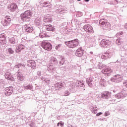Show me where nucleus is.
I'll return each instance as SVG.
<instances>
[{"instance_id":"obj_28","label":"nucleus","mask_w":127,"mask_h":127,"mask_svg":"<svg viewBox=\"0 0 127 127\" xmlns=\"http://www.w3.org/2000/svg\"><path fill=\"white\" fill-rule=\"evenodd\" d=\"M100 85L102 87H106L107 86V81L105 79H101L100 80Z\"/></svg>"},{"instance_id":"obj_4","label":"nucleus","mask_w":127,"mask_h":127,"mask_svg":"<svg viewBox=\"0 0 127 127\" xmlns=\"http://www.w3.org/2000/svg\"><path fill=\"white\" fill-rule=\"evenodd\" d=\"M11 20L10 19V16H6L3 18V20L1 21V23L4 26H8L10 24V22Z\"/></svg>"},{"instance_id":"obj_31","label":"nucleus","mask_w":127,"mask_h":127,"mask_svg":"<svg viewBox=\"0 0 127 127\" xmlns=\"http://www.w3.org/2000/svg\"><path fill=\"white\" fill-rule=\"evenodd\" d=\"M24 89H25L26 90H32V89H33V87L32 86V85H31V84H29L28 85H24Z\"/></svg>"},{"instance_id":"obj_14","label":"nucleus","mask_w":127,"mask_h":127,"mask_svg":"<svg viewBox=\"0 0 127 127\" xmlns=\"http://www.w3.org/2000/svg\"><path fill=\"white\" fill-rule=\"evenodd\" d=\"M6 38L5 34H1L0 35V43H1V44H5L6 43Z\"/></svg>"},{"instance_id":"obj_12","label":"nucleus","mask_w":127,"mask_h":127,"mask_svg":"<svg viewBox=\"0 0 127 127\" xmlns=\"http://www.w3.org/2000/svg\"><path fill=\"white\" fill-rule=\"evenodd\" d=\"M127 92L126 91H123L115 95V98H117V99H124V98H125V97H127Z\"/></svg>"},{"instance_id":"obj_2","label":"nucleus","mask_w":127,"mask_h":127,"mask_svg":"<svg viewBox=\"0 0 127 127\" xmlns=\"http://www.w3.org/2000/svg\"><path fill=\"white\" fill-rule=\"evenodd\" d=\"M32 15L31 11L28 10L25 11L23 14H21V19L23 20V21H28V19H30Z\"/></svg>"},{"instance_id":"obj_25","label":"nucleus","mask_w":127,"mask_h":127,"mask_svg":"<svg viewBox=\"0 0 127 127\" xmlns=\"http://www.w3.org/2000/svg\"><path fill=\"white\" fill-rule=\"evenodd\" d=\"M56 70V68L54 67L53 65L49 64L48 65V71L49 72H53V73H54Z\"/></svg>"},{"instance_id":"obj_53","label":"nucleus","mask_w":127,"mask_h":127,"mask_svg":"<svg viewBox=\"0 0 127 127\" xmlns=\"http://www.w3.org/2000/svg\"><path fill=\"white\" fill-rule=\"evenodd\" d=\"M46 79H47V78H45V76H43V77H42V80L43 81H46Z\"/></svg>"},{"instance_id":"obj_50","label":"nucleus","mask_w":127,"mask_h":127,"mask_svg":"<svg viewBox=\"0 0 127 127\" xmlns=\"http://www.w3.org/2000/svg\"><path fill=\"white\" fill-rule=\"evenodd\" d=\"M101 115H103V113L99 112L96 114L97 117H99V116H101Z\"/></svg>"},{"instance_id":"obj_3","label":"nucleus","mask_w":127,"mask_h":127,"mask_svg":"<svg viewBox=\"0 0 127 127\" xmlns=\"http://www.w3.org/2000/svg\"><path fill=\"white\" fill-rule=\"evenodd\" d=\"M42 47L44 49L48 50V51H50V50L52 49V45L47 41H43L42 43Z\"/></svg>"},{"instance_id":"obj_30","label":"nucleus","mask_w":127,"mask_h":127,"mask_svg":"<svg viewBox=\"0 0 127 127\" xmlns=\"http://www.w3.org/2000/svg\"><path fill=\"white\" fill-rule=\"evenodd\" d=\"M17 77L18 80H19V81H23V79H24V76H23V74H22V73H19V72L17 75Z\"/></svg>"},{"instance_id":"obj_36","label":"nucleus","mask_w":127,"mask_h":127,"mask_svg":"<svg viewBox=\"0 0 127 127\" xmlns=\"http://www.w3.org/2000/svg\"><path fill=\"white\" fill-rule=\"evenodd\" d=\"M9 42L12 44H14L15 43V39L14 37L11 38L9 39Z\"/></svg>"},{"instance_id":"obj_62","label":"nucleus","mask_w":127,"mask_h":127,"mask_svg":"<svg viewBox=\"0 0 127 127\" xmlns=\"http://www.w3.org/2000/svg\"><path fill=\"white\" fill-rule=\"evenodd\" d=\"M48 4V3H47V2H44V5H46V4Z\"/></svg>"},{"instance_id":"obj_33","label":"nucleus","mask_w":127,"mask_h":127,"mask_svg":"<svg viewBox=\"0 0 127 127\" xmlns=\"http://www.w3.org/2000/svg\"><path fill=\"white\" fill-rule=\"evenodd\" d=\"M104 67H106V65L104 64L99 63L97 65L98 69H102V68H104Z\"/></svg>"},{"instance_id":"obj_52","label":"nucleus","mask_w":127,"mask_h":127,"mask_svg":"<svg viewBox=\"0 0 127 127\" xmlns=\"http://www.w3.org/2000/svg\"><path fill=\"white\" fill-rule=\"evenodd\" d=\"M108 116H110V113L108 112H105V117H107Z\"/></svg>"},{"instance_id":"obj_49","label":"nucleus","mask_w":127,"mask_h":127,"mask_svg":"<svg viewBox=\"0 0 127 127\" xmlns=\"http://www.w3.org/2000/svg\"><path fill=\"white\" fill-rule=\"evenodd\" d=\"M45 82L47 83V84H49L50 83V80L46 79Z\"/></svg>"},{"instance_id":"obj_60","label":"nucleus","mask_w":127,"mask_h":127,"mask_svg":"<svg viewBox=\"0 0 127 127\" xmlns=\"http://www.w3.org/2000/svg\"><path fill=\"white\" fill-rule=\"evenodd\" d=\"M44 35L45 37H48V35L45 33L44 34Z\"/></svg>"},{"instance_id":"obj_27","label":"nucleus","mask_w":127,"mask_h":127,"mask_svg":"<svg viewBox=\"0 0 127 127\" xmlns=\"http://www.w3.org/2000/svg\"><path fill=\"white\" fill-rule=\"evenodd\" d=\"M59 59L60 60V61L59 62V64L60 65H64L65 63V58L62 56H60Z\"/></svg>"},{"instance_id":"obj_6","label":"nucleus","mask_w":127,"mask_h":127,"mask_svg":"<svg viewBox=\"0 0 127 127\" xmlns=\"http://www.w3.org/2000/svg\"><path fill=\"white\" fill-rule=\"evenodd\" d=\"M116 43L117 45H120V49H127V45H124V41L123 39L119 38L116 40Z\"/></svg>"},{"instance_id":"obj_16","label":"nucleus","mask_w":127,"mask_h":127,"mask_svg":"<svg viewBox=\"0 0 127 127\" xmlns=\"http://www.w3.org/2000/svg\"><path fill=\"white\" fill-rule=\"evenodd\" d=\"M86 83L88 84L89 87H93V84H94V78L89 77L87 78Z\"/></svg>"},{"instance_id":"obj_61","label":"nucleus","mask_w":127,"mask_h":127,"mask_svg":"<svg viewBox=\"0 0 127 127\" xmlns=\"http://www.w3.org/2000/svg\"><path fill=\"white\" fill-rule=\"evenodd\" d=\"M120 35H123V34H124V33H123L122 32H121L119 33Z\"/></svg>"},{"instance_id":"obj_9","label":"nucleus","mask_w":127,"mask_h":127,"mask_svg":"<svg viewBox=\"0 0 127 127\" xmlns=\"http://www.w3.org/2000/svg\"><path fill=\"white\" fill-rule=\"evenodd\" d=\"M83 28L87 33H91V32H93V27H92L90 24L84 25Z\"/></svg>"},{"instance_id":"obj_64","label":"nucleus","mask_w":127,"mask_h":127,"mask_svg":"<svg viewBox=\"0 0 127 127\" xmlns=\"http://www.w3.org/2000/svg\"><path fill=\"white\" fill-rule=\"evenodd\" d=\"M85 1H86V2H88V1H89V0H84Z\"/></svg>"},{"instance_id":"obj_59","label":"nucleus","mask_w":127,"mask_h":127,"mask_svg":"<svg viewBox=\"0 0 127 127\" xmlns=\"http://www.w3.org/2000/svg\"><path fill=\"white\" fill-rule=\"evenodd\" d=\"M121 35H120V33H118L117 34H116V36L117 37L120 36Z\"/></svg>"},{"instance_id":"obj_21","label":"nucleus","mask_w":127,"mask_h":127,"mask_svg":"<svg viewBox=\"0 0 127 127\" xmlns=\"http://www.w3.org/2000/svg\"><path fill=\"white\" fill-rule=\"evenodd\" d=\"M5 78L7 80H9V81H13V77L9 72H6L5 74Z\"/></svg>"},{"instance_id":"obj_1","label":"nucleus","mask_w":127,"mask_h":127,"mask_svg":"<svg viewBox=\"0 0 127 127\" xmlns=\"http://www.w3.org/2000/svg\"><path fill=\"white\" fill-rule=\"evenodd\" d=\"M64 44L69 48H75V47H77L79 45V40L78 39H75L68 42H65Z\"/></svg>"},{"instance_id":"obj_13","label":"nucleus","mask_w":127,"mask_h":127,"mask_svg":"<svg viewBox=\"0 0 127 127\" xmlns=\"http://www.w3.org/2000/svg\"><path fill=\"white\" fill-rule=\"evenodd\" d=\"M43 29L48 31H55V28L51 25H46L44 26Z\"/></svg>"},{"instance_id":"obj_37","label":"nucleus","mask_w":127,"mask_h":127,"mask_svg":"<svg viewBox=\"0 0 127 127\" xmlns=\"http://www.w3.org/2000/svg\"><path fill=\"white\" fill-rule=\"evenodd\" d=\"M119 0H114V1L110 2L109 3L110 4L115 5V4H117L119 3Z\"/></svg>"},{"instance_id":"obj_63","label":"nucleus","mask_w":127,"mask_h":127,"mask_svg":"<svg viewBox=\"0 0 127 127\" xmlns=\"http://www.w3.org/2000/svg\"><path fill=\"white\" fill-rule=\"evenodd\" d=\"M60 126V122L58 123L57 124V127H59Z\"/></svg>"},{"instance_id":"obj_38","label":"nucleus","mask_w":127,"mask_h":127,"mask_svg":"<svg viewBox=\"0 0 127 127\" xmlns=\"http://www.w3.org/2000/svg\"><path fill=\"white\" fill-rule=\"evenodd\" d=\"M70 95V91L69 90H66L64 93V96H69Z\"/></svg>"},{"instance_id":"obj_47","label":"nucleus","mask_w":127,"mask_h":127,"mask_svg":"<svg viewBox=\"0 0 127 127\" xmlns=\"http://www.w3.org/2000/svg\"><path fill=\"white\" fill-rule=\"evenodd\" d=\"M5 58V57L3 55H0V59L3 60V59H4Z\"/></svg>"},{"instance_id":"obj_15","label":"nucleus","mask_w":127,"mask_h":127,"mask_svg":"<svg viewBox=\"0 0 127 127\" xmlns=\"http://www.w3.org/2000/svg\"><path fill=\"white\" fill-rule=\"evenodd\" d=\"M83 52H84V50H82V47H80L76 50L75 55L78 57H82L83 56Z\"/></svg>"},{"instance_id":"obj_10","label":"nucleus","mask_w":127,"mask_h":127,"mask_svg":"<svg viewBox=\"0 0 127 127\" xmlns=\"http://www.w3.org/2000/svg\"><path fill=\"white\" fill-rule=\"evenodd\" d=\"M13 92V88L12 86H10L9 87H6L5 89L4 94L5 96H10Z\"/></svg>"},{"instance_id":"obj_41","label":"nucleus","mask_w":127,"mask_h":127,"mask_svg":"<svg viewBox=\"0 0 127 127\" xmlns=\"http://www.w3.org/2000/svg\"><path fill=\"white\" fill-rule=\"evenodd\" d=\"M20 51H21V50H20L19 46L16 47L15 49V52H16V53H18V52H20Z\"/></svg>"},{"instance_id":"obj_48","label":"nucleus","mask_w":127,"mask_h":127,"mask_svg":"<svg viewBox=\"0 0 127 127\" xmlns=\"http://www.w3.org/2000/svg\"><path fill=\"white\" fill-rule=\"evenodd\" d=\"M123 85H124V86H125V87H126V88H127V81L124 82L123 83Z\"/></svg>"},{"instance_id":"obj_19","label":"nucleus","mask_w":127,"mask_h":127,"mask_svg":"<svg viewBox=\"0 0 127 127\" xmlns=\"http://www.w3.org/2000/svg\"><path fill=\"white\" fill-rule=\"evenodd\" d=\"M50 63H51V64H52L53 65H58V61H57V59H56V58L52 57L50 58Z\"/></svg>"},{"instance_id":"obj_42","label":"nucleus","mask_w":127,"mask_h":127,"mask_svg":"<svg viewBox=\"0 0 127 127\" xmlns=\"http://www.w3.org/2000/svg\"><path fill=\"white\" fill-rule=\"evenodd\" d=\"M19 48H20V50H22V49H24L25 48V47L23 45H19Z\"/></svg>"},{"instance_id":"obj_55","label":"nucleus","mask_w":127,"mask_h":127,"mask_svg":"<svg viewBox=\"0 0 127 127\" xmlns=\"http://www.w3.org/2000/svg\"><path fill=\"white\" fill-rule=\"evenodd\" d=\"M60 126H61V127H63L64 126V123H62V122H60Z\"/></svg>"},{"instance_id":"obj_29","label":"nucleus","mask_w":127,"mask_h":127,"mask_svg":"<svg viewBox=\"0 0 127 127\" xmlns=\"http://www.w3.org/2000/svg\"><path fill=\"white\" fill-rule=\"evenodd\" d=\"M75 86L77 87H83L84 86V81H77L75 83Z\"/></svg>"},{"instance_id":"obj_20","label":"nucleus","mask_w":127,"mask_h":127,"mask_svg":"<svg viewBox=\"0 0 127 127\" xmlns=\"http://www.w3.org/2000/svg\"><path fill=\"white\" fill-rule=\"evenodd\" d=\"M111 57H112V54L111 53H105L101 55L102 59H108V58H111Z\"/></svg>"},{"instance_id":"obj_35","label":"nucleus","mask_w":127,"mask_h":127,"mask_svg":"<svg viewBox=\"0 0 127 127\" xmlns=\"http://www.w3.org/2000/svg\"><path fill=\"white\" fill-rule=\"evenodd\" d=\"M20 67H25V65L22 64L20 63H17V64L15 65V68H20Z\"/></svg>"},{"instance_id":"obj_40","label":"nucleus","mask_w":127,"mask_h":127,"mask_svg":"<svg viewBox=\"0 0 127 127\" xmlns=\"http://www.w3.org/2000/svg\"><path fill=\"white\" fill-rule=\"evenodd\" d=\"M8 52L9 53V54H13V52H14V51H13V50H12V49L11 48H9L8 49Z\"/></svg>"},{"instance_id":"obj_32","label":"nucleus","mask_w":127,"mask_h":127,"mask_svg":"<svg viewBox=\"0 0 127 127\" xmlns=\"http://www.w3.org/2000/svg\"><path fill=\"white\" fill-rule=\"evenodd\" d=\"M16 30L18 32H20V31H21V30H22V26L20 25H17V26H16Z\"/></svg>"},{"instance_id":"obj_11","label":"nucleus","mask_w":127,"mask_h":127,"mask_svg":"<svg viewBox=\"0 0 127 127\" xmlns=\"http://www.w3.org/2000/svg\"><path fill=\"white\" fill-rule=\"evenodd\" d=\"M113 72V70L111 69V67H108L103 69L102 71V73L107 75V76H110V74Z\"/></svg>"},{"instance_id":"obj_5","label":"nucleus","mask_w":127,"mask_h":127,"mask_svg":"<svg viewBox=\"0 0 127 127\" xmlns=\"http://www.w3.org/2000/svg\"><path fill=\"white\" fill-rule=\"evenodd\" d=\"M111 82H114L115 83H121L123 81V76L117 74L111 78Z\"/></svg>"},{"instance_id":"obj_44","label":"nucleus","mask_w":127,"mask_h":127,"mask_svg":"<svg viewBox=\"0 0 127 127\" xmlns=\"http://www.w3.org/2000/svg\"><path fill=\"white\" fill-rule=\"evenodd\" d=\"M61 46H62V45L61 44H59L58 45L56 46V49L57 50H58V49H59V48H60V47H61Z\"/></svg>"},{"instance_id":"obj_7","label":"nucleus","mask_w":127,"mask_h":127,"mask_svg":"<svg viewBox=\"0 0 127 127\" xmlns=\"http://www.w3.org/2000/svg\"><path fill=\"white\" fill-rule=\"evenodd\" d=\"M99 24H100L102 27H105L108 28L111 26V24L107 21H105L104 19H101L99 20Z\"/></svg>"},{"instance_id":"obj_26","label":"nucleus","mask_w":127,"mask_h":127,"mask_svg":"<svg viewBox=\"0 0 127 127\" xmlns=\"http://www.w3.org/2000/svg\"><path fill=\"white\" fill-rule=\"evenodd\" d=\"M35 23L37 26H40L42 24L40 18L37 17L35 20Z\"/></svg>"},{"instance_id":"obj_58","label":"nucleus","mask_w":127,"mask_h":127,"mask_svg":"<svg viewBox=\"0 0 127 127\" xmlns=\"http://www.w3.org/2000/svg\"><path fill=\"white\" fill-rule=\"evenodd\" d=\"M125 111V109H124L123 108L120 109L119 110L120 112H124Z\"/></svg>"},{"instance_id":"obj_8","label":"nucleus","mask_w":127,"mask_h":127,"mask_svg":"<svg viewBox=\"0 0 127 127\" xmlns=\"http://www.w3.org/2000/svg\"><path fill=\"white\" fill-rule=\"evenodd\" d=\"M110 44L111 41L107 39H103L100 42L101 47H108Z\"/></svg>"},{"instance_id":"obj_45","label":"nucleus","mask_w":127,"mask_h":127,"mask_svg":"<svg viewBox=\"0 0 127 127\" xmlns=\"http://www.w3.org/2000/svg\"><path fill=\"white\" fill-rule=\"evenodd\" d=\"M40 37H41V38H44L45 37L44 34L43 33H41L40 34Z\"/></svg>"},{"instance_id":"obj_57","label":"nucleus","mask_w":127,"mask_h":127,"mask_svg":"<svg viewBox=\"0 0 127 127\" xmlns=\"http://www.w3.org/2000/svg\"><path fill=\"white\" fill-rule=\"evenodd\" d=\"M124 28L125 29H127V23H126L124 25Z\"/></svg>"},{"instance_id":"obj_17","label":"nucleus","mask_w":127,"mask_h":127,"mask_svg":"<svg viewBox=\"0 0 127 127\" xmlns=\"http://www.w3.org/2000/svg\"><path fill=\"white\" fill-rule=\"evenodd\" d=\"M27 62L28 67H31V68H33V69H34V68L36 67V64H35V62H34V61L29 60L27 61Z\"/></svg>"},{"instance_id":"obj_43","label":"nucleus","mask_w":127,"mask_h":127,"mask_svg":"<svg viewBox=\"0 0 127 127\" xmlns=\"http://www.w3.org/2000/svg\"><path fill=\"white\" fill-rule=\"evenodd\" d=\"M63 10V9L62 8H61V9L58 8L57 9V12L58 13H61V12H62Z\"/></svg>"},{"instance_id":"obj_18","label":"nucleus","mask_w":127,"mask_h":127,"mask_svg":"<svg viewBox=\"0 0 127 127\" xmlns=\"http://www.w3.org/2000/svg\"><path fill=\"white\" fill-rule=\"evenodd\" d=\"M8 8L11 11H15L17 8V5L14 3H12Z\"/></svg>"},{"instance_id":"obj_51","label":"nucleus","mask_w":127,"mask_h":127,"mask_svg":"<svg viewBox=\"0 0 127 127\" xmlns=\"http://www.w3.org/2000/svg\"><path fill=\"white\" fill-rule=\"evenodd\" d=\"M92 112L93 114H97V110H92Z\"/></svg>"},{"instance_id":"obj_24","label":"nucleus","mask_w":127,"mask_h":127,"mask_svg":"<svg viewBox=\"0 0 127 127\" xmlns=\"http://www.w3.org/2000/svg\"><path fill=\"white\" fill-rule=\"evenodd\" d=\"M25 30L26 32H28L29 33H30V32H32V31H33V27H30L28 25H25Z\"/></svg>"},{"instance_id":"obj_39","label":"nucleus","mask_w":127,"mask_h":127,"mask_svg":"<svg viewBox=\"0 0 127 127\" xmlns=\"http://www.w3.org/2000/svg\"><path fill=\"white\" fill-rule=\"evenodd\" d=\"M60 85H59L58 84V82L57 83V84H56L55 85V90H59V89H60Z\"/></svg>"},{"instance_id":"obj_34","label":"nucleus","mask_w":127,"mask_h":127,"mask_svg":"<svg viewBox=\"0 0 127 127\" xmlns=\"http://www.w3.org/2000/svg\"><path fill=\"white\" fill-rule=\"evenodd\" d=\"M58 84H59V86H60V88H61V87H64V86L66 85V84L64 81L58 82Z\"/></svg>"},{"instance_id":"obj_56","label":"nucleus","mask_w":127,"mask_h":127,"mask_svg":"<svg viewBox=\"0 0 127 127\" xmlns=\"http://www.w3.org/2000/svg\"><path fill=\"white\" fill-rule=\"evenodd\" d=\"M87 59V56L84 55L82 56V59H83V60H84V59Z\"/></svg>"},{"instance_id":"obj_46","label":"nucleus","mask_w":127,"mask_h":127,"mask_svg":"<svg viewBox=\"0 0 127 127\" xmlns=\"http://www.w3.org/2000/svg\"><path fill=\"white\" fill-rule=\"evenodd\" d=\"M37 74L38 76H41V75H43V73L41 72V71H39L37 72Z\"/></svg>"},{"instance_id":"obj_23","label":"nucleus","mask_w":127,"mask_h":127,"mask_svg":"<svg viewBox=\"0 0 127 127\" xmlns=\"http://www.w3.org/2000/svg\"><path fill=\"white\" fill-rule=\"evenodd\" d=\"M109 97H111V93L108 91L102 94L101 95V98H102V99H109Z\"/></svg>"},{"instance_id":"obj_22","label":"nucleus","mask_w":127,"mask_h":127,"mask_svg":"<svg viewBox=\"0 0 127 127\" xmlns=\"http://www.w3.org/2000/svg\"><path fill=\"white\" fill-rule=\"evenodd\" d=\"M52 21V17L51 16H47L44 17V23H50Z\"/></svg>"},{"instance_id":"obj_54","label":"nucleus","mask_w":127,"mask_h":127,"mask_svg":"<svg viewBox=\"0 0 127 127\" xmlns=\"http://www.w3.org/2000/svg\"><path fill=\"white\" fill-rule=\"evenodd\" d=\"M88 70L89 71H90L91 72H92V71H95V68H89V69H88Z\"/></svg>"}]
</instances>
